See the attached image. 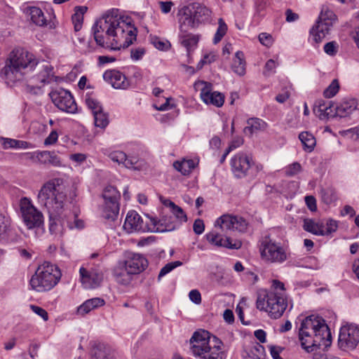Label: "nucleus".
<instances>
[{"mask_svg": "<svg viewBox=\"0 0 359 359\" xmlns=\"http://www.w3.org/2000/svg\"><path fill=\"white\" fill-rule=\"evenodd\" d=\"M136 231H154L153 226L147 222H144L143 219L136 212Z\"/></svg>", "mask_w": 359, "mask_h": 359, "instance_id": "49530a36", "label": "nucleus"}, {"mask_svg": "<svg viewBox=\"0 0 359 359\" xmlns=\"http://www.w3.org/2000/svg\"><path fill=\"white\" fill-rule=\"evenodd\" d=\"M299 139L302 142L304 147V149L306 151L311 152L314 149L316 141V138L311 133L307 131L302 132L299 135Z\"/></svg>", "mask_w": 359, "mask_h": 359, "instance_id": "f704fd0d", "label": "nucleus"}, {"mask_svg": "<svg viewBox=\"0 0 359 359\" xmlns=\"http://www.w3.org/2000/svg\"><path fill=\"white\" fill-rule=\"evenodd\" d=\"M215 226H219L225 232L236 231L244 233L248 229V222L241 216L224 214L217 219Z\"/></svg>", "mask_w": 359, "mask_h": 359, "instance_id": "f3484780", "label": "nucleus"}, {"mask_svg": "<svg viewBox=\"0 0 359 359\" xmlns=\"http://www.w3.org/2000/svg\"><path fill=\"white\" fill-rule=\"evenodd\" d=\"M53 68L50 65L43 64L41 66V70L40 72L32 78V80L38 81L41 83V86H30L28 85L27 88L30 93L37 94L41 90V87L46 83H49L52 81V77L53 76Z\"/></svg>", "mask_w": 359, "mask_h": 359, "instance_id": "412c9836", "label": "nucleus"}, {"mask_svg": "<svg viewBox=\"0 0 359 359\" xmlns=\"http://www.w3.org/2000/svg\"><path fill=\"white\" fill-rule=\"evenodd\" d=\"M205 229V224L202 219H196L194 221V225H193V230L194 233L197 235H201L203 233Z\"/></svg>", "mask_w": 359, "mask_h": 359, "instance_id": "052dcab7", "label": "nucleus"}, {"mask_svg": "<svg viewBox=\"0 0 359 359\" xmlns=\"http://www.w3.org/2000/svg\"><path fill=\"white\" fill-rule=\"evenodd\" d=\"M116 281L121 285H128L135 277V252L126 251L123 258L120 260L113 271Z\"/></svg>", "mask_w": 359, "mask_h": 359, "instance_id": "f8f14e48", "label": "nucleus"}, {"mask_svg": "<svg viewBox=\"0 0 359 359\" xmlns=\"http://www.w3.org/2000/svg\"><path fill=\"white\" fill-rule=\"evenodd\" d=\"M13 231L8 218L0 214V241L9 242L15 240Z\"/></svg>", "mask_w": 359, "mask_h": 359, "instance_id": "cd10ccee", "label": "nucleus"}, {"mask_svg": "<svg viewBox=\"0 0 359 359\" xmlns=\"http://www.w3.org/2000/svg\"><path fill=\"white\" fill-rule=\"evenodd\" d=\"M324 225L323 223H316L311 219H304L303 229L316 236H324Z\"/></svg>", "mask_w": 359, "mask_h": 359, "instance_id": "72a5a7b5", "label": "nucleus"}, {"mask_svg": "<svg viewBox=\"0 0 359 359\" xmlns=\"http://www.w3.org/2000/svg\"><path fill=\"white\" fill-rule=\"evenodd\" d=\"M190 300L196 304L201 303V295L198 290H192L189 293Z\"/></svg>", "mask_w": 359, "mask_h": 359, "instance_id": "69168bd1", "label": "nucleus"}, {"mask_svg": "<svg viewBox=\"0 0 359 359\" xmlns=\"http://www.w3.org/2000/svg\"><path fill=\"white\" fill-rule=\"evenodd\" d=\"M49 95L54 104L61 111L74 114L77 109V105L75 102L72 93L64 88H57L53 90Z\"/></svg>", "mask_w": 359, "mask_h": 359, "instance_id": "2eb2a0df", "label": "nucleus"}, {"mask_svg": "<svg viewBox=\"0 0 359 359\" xmlns=\"http://www.w3.org/2000/svg\"><path fill=\"white\" fill-rule=\"evenodd\" d=\"M211 344L212 337L208 339L203 338L201 341H196V342L190 343V350L194 356L201 358L206 353V350L209 348Z\"/></svg>", "mask_w": 359, "mask_h": 359, "instance_id": "c756f323", "label": "nucleus"}, {"mask_svg": "<svg viewBox=\"0 0 359 359\" xmlns=\"http://www.w3.org/2000/svg\"><path fill=\"white\" fill-rule=\"evenodd\" d=\"M305 202L308 208L314 212L317 210L316 200L313 196H306L305 197Z\"/></svg>", "mask_w": 359, "mask_h": 359, "instance_id": "338daca9", "label": "nucleus"}, {"mask_svg": "<svg viewBox=\"0 0 359 359\" xmlns=\"http://www.w3.org/2000/svg\"><path fill=\"white\" fill-rule=\"evenodd\" d=\"M182 264V262L180 261H175L172 262H169L166 264L160 271L158 279L160 280L163 276H165L170 271H172L177 266H180Z\"/></svg>", "mask_w": 359, "mask_h": 359, "instance_id": "09e8293b", "label": "nucleus"}, {"mask_svg": "<svg viewBox=\"0 0 359 359\" xmlns=\"http://www.w3.org/2000/svg\"><path fill=\"white\" fill-rule=\"evenodd\" d=\"M30 309L34 313L41 317L45 321L48 320V314L45 309L36 305H30Z\"/></svg>", "mask_w": 359, "mask_h": 359, "instance_id": "bf43d9fd", "label": "nucleus"}, {"mask_svg": "<svg viewBox=\"0 0 359 359\" xmlns=\"http://www.w3.org/2000/svg\"><path fill=\"white\" fill-rule=\"evenodd\" d=\"M63 180L53 178L41 187L37 196L38 203L46 208L48 213H62L67 201V194L62 189Z\"/></svg>", "mask_w": 359, "mask_h": 359, "instance_id": "39448f33", "label": "nucleus"}, {"mask_svg": "<svg viewBox=\"0 0 359 359\" xmlns=\"http://www.w3.org/2000/svg\"><path fill=\"white\" fill-rule=\"evenodd\" d=\"M357 109L358 102L353 98L344 100L335 106L330 101L318 100L315 104L313 111L320 119L325 120L335 117L346 118Z\"/></svg>", "mask_w": 359, "mask_h": 359, "instance_id": "6e6552de", "label": "nucleus"}, {"mask_svg": "<svg viewBox=\"0 0 359 359\" xmlns=\"http://www.w3.org/2000/svg\"><path fill=\"white\" fill-rule=\"evenodd\" d=\"M338 224L336 220L329 219L326 223V229H323L324 236H328L333 232H335L337 229Z\"/></svg>", "mask_w": 359, "mask_h": 359, "instance_id": "4d7b16f0", "label": "nucleus"}, {"mask_svg": "<svg viewBox=\"0 0 359 359\" xmlns=\"http://www.w3.org/2000/svg\"><path fill=\"white\" fill-rule=\"evenodd\" d=\"M170 212L172 214V216L174 217L175 221L177 220L179 225L187 221V217L186 213L184 212L182 208L177 205L176 204L174 205L172 208H170Z\"/></svg>", "mask_w": 359, "mask_h": 359, "instance_id": "c03bdc74", "label": "nucleus"}, {"mask_svg": "<svg viewBox=\"0 0 359 359\" xmlns=\"http://www.w3.org/2000/svg\"><path fill=\"white\" fill-rule=\"evenodd\" d=\"M173 167L177 171L181 172L183 175H187L190 173L189 171H188V169H187L184 161H175L173 163Z\"/></svg>", "mask_w": 359, "mask_h": 359, "instance_id": "680f3d73", "label": "nucleus"}, {"mask_svg": "<svg viewBox=\"0 0 359 359\" xmlns=\"http://www.w3.org/2000/svg\"><path fill=\"white\" fill-rule=\"evenodd\" d=\"M104 203L102 205V217L110 222L115 221L119 213L121 194L114 186H107L102 194Z\"/></svg>", "mask_w": 359, "mask_h": 359, "instance_id": "9b49d317", "label": "nucleus"}, {"mask_svg": "<svg viewBox=\"0 0 359 359\" xmlns=\"http://www.w3.org/2000/svg\"><path fill=\"white\" fill-rule=\"evenodd\" d=\"M259 252L262 260L269 264H282L288 259L290 255L287 247L270 236H265L262 238Z\"/></svg>", "mask_w": 359, "mask_h": 359, "instance_id": "9d476101", "label": "nucleus"}, {"mask_svg": "<svg viewBox=\"0 0 359 359\" xmlns=\"http://www.w3.org/2000/svg\"><path fill=\"white\" fill-rule=\"evenodd\" d=\"M85 102L93 114L94 112L98 111L103 109L101 103L99 101H97L95 98L88 95V94L86 95Z\"/></svg>", "mask_w": 359, "mask_h": 359, "instance_id": "a18cd8bd", "label": "nucleus"}, {"mask_svg": "<svg viewBox=\"0 0 359 359\" xmlns=\"http://www.w3.org/2000/svg\"><path fill=\"white\" fill-rule=\"evenodd\" d=\"M227 25L222 18L218 20V27L213 38V43H218L227 32Z\"/></svg>", "mask_w": 359, "mask_h": 359, "instance_id": "79ce46f5", "label": "nucleus"}, {"mask_svg": "<svg viewBox=\"0 0 359 359\" xmlns=\"http://www.w3.org/2000/svg\"><path fill=\"white\" fill-rule=\"evenodd\" d=\"M39 164L45 166L62 167L61 158L53 151H41L39 156Z\"/></svg>", "mask_w": 359, "mask_h": 359, "instance_id": "393cba45", "label": "nucleus"}, {"mask_svg": "<svg viewBox=\"0 0 359 359\" xmlns=\"http://www.w3.org/2000/svg\"><path fill=\"white\" fill-rule=\"evenodd\" d=\"M62 229L69 228V229L83 228L84 224L83 220L78 218L76 212H69L68 214H62Z\"/></svg>", "mask_w": 359, "mask_h": 359, "instance_id": "a878e982", "label": "nucleus"}, {"mask_svg": "<svg viewBox=\"0 0 359 359\" xmlns=\"http://www.w3.org/2000/svg\"><path fill=\"white\" fill-rule=\"evenodd\" d=\"M103 79L109 82L114 88L126 89L129 86L126 76L118 71H106L103 74Z\"/></svg>", "mask_w": 359, "mask_h": 359, "instance_id": "5701e85b", "label": "nucleus"}, {"mask_svg": "<svg viewBox=\"0 0 359 359\" xmlns=\"http://www.w3.org/2000/svg\"><path fill=\"white\" fill-rule=\"evenodd\" d=\"M332 25L330 22H322L318 20L316 25L310 30V36L312 40L316 43H320L326 34L329 33Z\"/></svg>", "mask_w": 359, "mask_h": 359, "instance_id": "b1692460", "label": "nucleus"}, {"mask_svg": "<svg viewBox=\"0 0 359 359\" xmlns=\"http://www.w3.org/2000/svg\"><path fill=\"white\" fill-rule=\"evenodd\" d=\"M58 134L55 130L50 132L48 136L44 140V144L46 146L53 145L57 141Z\"/></svg>", "mask_w": 359, "mask_h": 359, "instance_id": "e2e57ef3", "label": "nucleus"}, {"mask_svg": "<svg viewBox=\"0 0 359 359\" xmlns=\"http://www.w3.org/2000/svg\"><path fill=\"white\" fill-rule=\"evenodd\" d=\"M248 354L252 359H264L266 356L265 348L262 345L257 343L250 348Z\"/></svg>", "mask_w": 359, "mask_h": 359, "instance_id": "a19ab883", "label": "nucleus"}, {"mask_svg": "<svg viewBox=\"0 0 359 359\" xmlns=\"http://www.w3.org/2000/svg\"><path fill=\"white\" fill-rule=\"evenodd\" d=\"M245 65L244 53L237 51L231 65L232 71L239 76H243L245 74Z\"/></svg>", "mask_w": 359, "mask_h": 359, "instance_id": "473e14b6", "label": "nucleus"}, {"mask_svg": "<svg viewBox=\"0 0 359 359\" xmlns=\"http://www.w3.org/2000/svg\"><path fill=\"white\" fill-rule=\"evenodd\" d=\"M339 90V83L337 79H334L328 87L324 90L323 95L327 98L334 97Z\"/></svg>", "mask_w": 359, "mask_h": 359, "instance_id": "de8ad7c7", "label": "nucleus"}, {"mask_svg": "<svg viewBox=\"0 0 359 359\" xmlns=\"http://www.w3.org/2000/svg\"><path fill=\"white\" fill-rule=\"evenodd\" d=\"M276 67V62L272 59L269 60L265 64L264 74L269 76L270 74L273 73Z\"/></svg>", "mask_w": 359, "mask_h": 359, "instance_id": "0e129e2a", "label": "nucleus"}, {"mask_svg": "<svg viewBox=\"0 0 359 359\" xmlns=\"http://www.w3.org/2000/svg\"><path fill=\"white\" fill-rule=\"evenodd\" d=\"M318 20L322 22H330L331 25H333L336 20V15L333 11L329 9H322Z\"/></svg>", "mask_w": 359, "mask_h": 359, "instance_id": "8fccbe9b", "label": "nucleus"}, {"mask_svg": "<svg viewBox=\"0 0 359 359\" xmlns=\"http://www.w3.org/2000/svg\"><path fill=\"white\" fill-rule=\"evenodd\" d=\"M325 53L330 56H334L338 50V44L336 41H330L325 44L323 47Z\"/></svg>", "mask_w": 359, "mask_h": 359, "instance_id": "5fc2aeb1", "label": "nucleus"}, {"mask_svg": "<svg viewBox=\"0 0 359 359\" xmlns=\"http://www.w3.org/2000/svg\"><path fill=\"white\" fill-rule=\"evenodd\" d=\"M302 171V165L298 162H294L288 165L285 169V175L293 177Z\"/></svg>", "mask_w": 359, "mask_h": 359, "instance_id": "603ef678", "label": "nucleus"}, {"mask_svg": "<svg viewBox=\"0 0 359 359\" xmlns=\"http://www.w3.org/2000/svg\"><path fill=\"white\" fill-rule=\"evenodd\" d=\"M359 343V327L350 324L340 328L338 337L339 348L345 351H352Z\"/></svg>", "mask_w": 359, "mask_h": 359, "instance_id": "4468645a", "label": "nucleus"}, {"mask_svg": "<svg viewBox=\"0 0 359 359\" xmlns=\"http://www.w3.org/2000/svg\"><path fill=\"white\" fill-rule=\"evenodd\" d=\"M110 159L118 164H123L127 168L134 169V162L131 157H128L124 152L121 151H114L109 154Z\"/></svg>", "mask_w": 359, "mask_h": 359, "instance_id": "2f4dec72", "label": "nucleus"}, {"mask_svg": "<svg viewBox=\"0 0 359 359\" xmlns=\"http://www.w3.org/2000/svg\"><path fill=\"white\" fill-rule=\"evenodd\" d=\"M133 210L128 212L123 225V231L128 234L132 233L135 231V215H133Z\"/></svg>", "mask_w": 359, "mask_h": 359, "instance_id": "37998d69", "label": "nucleus"}, {"mask_svg": "<svg viewBox=\"0 0 359 359\" xmlns=\"http://www.w3.org/2000/svg\"><path fill=\"white\" fill-rule=\"evenodd\" d=\"M20 209L23 222L29 229H39L43 226V214L29 198L23 197L20 199Z\"/></svg>", "mask_w": 359, "mask_h": 359, "instance_id": "ddd939ff", "label": "nucleus"}, {"mask_svg": "<svg viewBox=\"0 0 359 359\" xmlns=\"http://www.w3.org/2000/svg\"><path fill=\"white\" fill-rule=\"evenodd\" d=\"M230 165L236 178H247L248 180H254L263 168L262 165L255 162L251 156L243 152L234 155Z\"/></svg>", "mask_w": 359, "mask_h": 359, "instance_id": "1a4fd4ad", "label": "nucleus"}, {"mask_svg": "<svg viewBox=\"0 0 359 359\" xmlns=\"http://www.w3.org/2000/svg\"><path fill=\"white\" fill-rule=\"evenodd\" d=\"M199 41V36L194 34H187L182 37V44L187 48L189 53L192 48L196 46Z\"/></svg>", "mask_w": 359, "mask_h": 359, "instance_id": "58836bf2", "label": "nucleus"}, {"mask_svg": "<svg viewBox=\"0 0 359 359\" xmlns=\"http://www.w3.org/2000/svg\"><path fill=\"white\" fill-rule=\"evenodd\" d=\"M302 347L308 353L318 349L327 351L332 344V334L325 320L319 316L311 315L302 320L299 328Z\"/></svg>", "mask_w": 359, "mask_h": 359, "instance_id": "f03ea898", "label": "nucleus"}, {"mask_svg": "<svg viewBox=\"0 0 359 359\" xmlns=\"http://www.w3.org/2000/svg\"><path fill=\"white\" fill-rule=\"evenodd\" d=\"M211 337L210 335V332L205 330H201L195 332L191 338L190 339V343L196 342V341H201L202 339H208Z\"/></svg>", "mask_w": 359, "mask_h": 359, "instance_id": "6e6d98bb", "label": "nucleus"}, {"mask_svg": "<svg viewBox=\"0 0 359 359\" xmlns=\"http://www.w3.org/2000/svg\"><path fill=\"white\" fill-rule=\"evenodd\" d=\"M49 214V231L51 234L62 233L65 229L61 227L62 213Z\"/></svg>", "mask_w": 359, "mask_h": 359, "instance_id": "c9c22d12", "label": "nucleus"}, {"mask_svg": "<svg viewBox=\"0 0 359 359\" xmlns=\"http://www.w3.org/2000/svg\"><path fill=\"white\" fill-rule=\"evenodd\" d=\"M81 281L86 289L99 287L104 279L103 269L100 266H81L79 269Z\"/></svg>", "mask_w": 359, "mask_h": 359, "instance_id": "dca6fc26", "label": "nucleus"}, {"mask_svg": "<svg viewBox=\"0 0 359 359\" xmlns=\"http://www.w3.org/2000/svg\"><path fill=\"white\" fill-rule=\"evenodd\" d=\"M104 304L105 302L102 298H92L85 301L81 305H80L77 308L76 313L78 315L83 316L84 315L90 312L92 310L104 306Z\"/></svg>", "mask_w": 359, "mask_h": 359, "instance_id": "bb28decb", "label": "nucleus"}, {"mask_svg": "<svg viewBox=\"0 0 359 359\" xmlns=\"http://www.w3.org/2000/svg\"><path fill=\"white\" fill-rule=\"evenodd\" d=\"M204 87L201 89L200 96L201 100L207 104H212L220 107L224 104V95L217 91H212V84L201 81Z\"/></svg>", "mask_w": 359, "mask_h": 359, "instance_id": "a211bd4d", "label": "nucleus"}, {"mask_svg": "<svg viewBox=\"0 0 359 359\" xmlns=\"http://www.w3.org/2000/svg\"><path fill=\"white\" fill-rule=\"evenodd\" d=\"M287 306L284 284L278 280H273L269 291L262 290L257 294L256 307L269 313L271 318H280Z\"/></svg>", "mask_w": 359, "mask_h": 359, "instance_id": "20e7f679", "label": "nucleus"}, {"mask_svg": "<svg viewBox=\"0 0 359 359\" xmlns=\"http://www.w3.org/2000/svg\"><path fill=\"white\" fill-rule=\"evenodd\" d=\"M206 240L209 243L217 247H224L229 249H239L242 244L239 241H234L228 236L223 237L218 232L212 231L205 234Z\"/></svg>", "mask_w": 359, "mask_h": 359, "instance_id": "aec40b11", "label": "nucleus"}, {"mask_svg": "<svg viewBox=\"0 0 359 359\" xmlns=\"http://www.w3.org/2000/svg\"><path fill=\"white\" fill-rule=\"evenodd\" d=\"M0 142H1L2 147L4 149H17L18 140L1 137Z\"/></svg>", "mask_w": 359, "mask_h": 359, "instance_id": "864d4df0", "label": "nucleus"}, {"mask_svg": "<svg viewBox=\"0 0 359 359\" xmlns=\"http://www.w3.org/2000/svg\"><path fill=\"white\" fill-rule=\"evenodd\" d=\"M26 13L30 16L31 20L38 26L46 25V18L41 8L36 6H29L26 8Z\"/></svg>", "mask_w": 359, "mask_h": 359, "instance_id": "7c9ffc66", "label": "nucleus"}, {"mask_svg": "<svg viewBox=\"0 0 359 359\" xmlns=\"http://www.w3.org/2000/svg\"><path fill=\"white\" fill-rule=\"evenodd\" d=\"M150 222L155 232L171 231L180 226L172 215L164 212L162 213L159 219L151 218Z\"/></svg>", "mask_w": 359, "mask_h": 359, "instance_id": "6ab92c4d", "label": "nucleus"}, {"mask_svg": "<svg viewBox=\"0 0 359 359\" xmlns=\"http://www.w3.org/2000/svg\"><path fill=\"white\" fill-rule=\"evenodd\" d=\"M224 344L219 338L212 336V344L201 359H226V354L223 350Z\"/></svg>", "mask_w": 359, "mask_h": 359, "instance_id": "4be33fe9", "label": "nucleus"}, {"mask_svg": "<svg viewBox=\"0 0 359 359\" xmlns=\"http://www.w3.org/2000/svg\"><path fill=\"white\" fill-rule=\"evenodd\" d=\"M259 42L265 46H270L273 43V38L271 34L266 33H261L259 34Z\"/></svg>", "mask_w": 359, "mask_h": 359, "instance_id": "13d9d810", "label": "nucleus"}, {"mask_svg": "<svg viewBox=\"0 0 359 359\" xmlns=\"http://www.w3.org/2000/svg\"><path fill=\"white\" fill-rule=\"evenodd\" d=\"M61 276V271L56 265L44 262L38 266L29 280V285L38 292L49 291L58 283Z\"/></svg>", "mask_w": 359, "mask_h": 359, "instance_id": "0eeeda50", "label": "nucleus"}, {"mask_svg": "<svg viewBox=\"0 0 359 359\" xmlns=\"http://www.w3.org/2000/svg\"><path fill=\"white\" fill-rule=\"evenodd\" d=\"M320 194L322 201L327 205L331 204L337 199L336 192L332 188L322 189Z\"/></svg>", "mask_w": 359, "mask_h": 359, "instance_id": "ea45409f", "label": "nucleus"}, {"mask_svg": "<svg viewBox=\"0 0 359 359\" xmlns=\"http://www.w3.org/2000/svg\"><path fill=\"white\" fill-rule=\"evenodd\" d=\"M96 43L111 50L126 48L135 41V24L130 15L111 9L92 27Z\"/></svg>", "mask_w": 359, "mask_h": 359, "instance_id": "f257e3e1", "label": "nucleus"}, {"mask_svg": "<svg viewBox=\"0 0 359 359\" xmlns=\"http://www.w3.org/2000/svg\"><path fill=\"white\" fill-rule=\"evenodd\" d=\"M212 13L208 7L198 2L183 6L178 12L180 31L187 32L188 28H197L201 25L210 22Z\"/></svg>", "mask_w": 359, "mask_h": 359, "instance_id": "423d86ee", "label": "nucleus"}, {"mask_svg": "<svg viewBox=\"0 0 359 359\" xmlns=\"http://www.w3.org/2000/svg\"><path fill=\"white\" fill-rule=\"evenodd\" d=\"M149 165L145 158H140L136 161V170L147 172Z\"/></svg>", "mask_w": 359, "mask_h": 359, "instance_id": "774afa93", "label": "nucleus"}, {"mask_svg": "<svg viewBox=\"0 0 359 359\" xmlns=\"http://www.w3.org/2000/svg\"><path fill=\"white\" fill-rule=\"evenodd\" d=\"M39 65L34 55L27 50H13L4 62H0V76L6 80L8 85H15L27 78Z\"/></svg>", "mask_w": 359, "mask_h": 359, "instance_id": "7ed1b4c3", "label": "nucleus"}, {"mask_svg": "<svg viewBox=\"0 0 359 359\" xmlns=\"http://www.w3.org/2000/svg\"><path fill=\"white\" fill-rule=\"evenodd\" d=\"M148 265V260L141 255L136 253V274L144 271Z\"/></svg>", "mask_w": 359, "mask_h": 359, "instance_id": "3c124183", "label": "nucleus"}, {"mask_svg": "<svg viewBox=\"0 0 359 359\" xmlns=\"http://www.w3.org/2000/svg\"><path fill=\"white\" fill-rule=\"evenodd\" d=\"M248 126L243 129L245 134H252L254 132L260 130L265 124L264 121L258 118H251L247 121Z\"/></svg>", "mask_w": 359, "mask_h": 359, "instance_id": "e433bc0d", "label": "nucleus"}, {"mask_svg": "<svg viewBox=\"0 0 359 359\" xmlns=\"http://www.w3.org/2000/svg\"><path fill=\"white\" fill-rule=\"evenodd\" d=\"M94 117V123L96 127L100 128H106L109 124V116L108 114L103 111V109L94 112L93 114Z\"/></svg>", "mask_w": 359, "mask_h": 359, "instance_id": "4c0bfd02", "label": "nucleus"}, {"mask_svg": "<svg viewBox=\"0 0 359 359\" xmlns=\"http://www.w3.org/2000/svg\"><path fill=\"white\" fill-rule=\"evenodd\" d=\"M109 347L104 344H95L90 351V359H111Z\"/></svg>", "mask_w": 359, "mask_h": 359, "instance_id": "c85d7f7f", "label": "nucleus"}]
</instances>
